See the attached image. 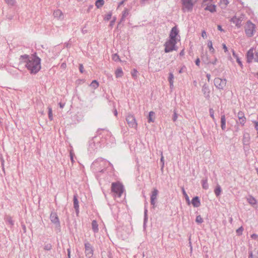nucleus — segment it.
I'll return each instance as SVG.
<instances>
[{
  "label": "nucleus",
  "instance_id": "f257e3e1",
  "mask_svg": "<svg viewBox=\"0 0 258 258\" xmlns=\"http://www.w3.org/2000/svg\"><path fill=\"white\" fill-rule=\"evenodd\" d=\"M22 61L26 63V67L31 73H36L41 69L40 58L36 55H24L21 56Z\"/></svg>",
  "mask_w": 258,
  "mask_h": 258
},
{
  "label": "nucleus",
  "instance_id": "f03ea898",
  "mask_svg": "<svg viewBox=\"0 0 258 258\" xmlns=\"http://www.w3.org/2000/svg\"><path fill=\"white\" fill-rule=\"evenodd\" d=\"M111 190L114 197L120 198L124 192L123 185L118 181L113 182L111 184Z\"/></svg>",
  "mask_w": 258,
  "mask_h": 258
},
{
  "label": "nucleus",
  "instance_id": "7ed1b4c3",
  "mask_svg": "<svg viewBox=\"0 0 258 258\" xmlns=\"http://www.w3.org/2000/svg\"><path fill=\"white\" fill-rule=\"evenodd\" d=\"M216 2L215 0H203L202 6L205 11L211 13H214L216 11Z\"/></svg>",
  "mask_w": 258,
  "mask_h": 258
},
{
  "label": "nucleus",
  "instance_id": "20e7f679",
  "mask_svg": "<svg viewBox=\"0 0 258 258\" xmlns=\"http://www.w3.org/2000/svg\"><path fill=\"white\" fill-rule=\"evenodd\" d=\"M244 31L247 37H251L253 36L255 31V25L250 21L246 22L244 27Z\"/></svg>",
  "mask_w": 258,
  "mask_h": 258
},
{
  "label": "nucleus",
  "instance_id": "39448f33",
  "mask_svg": "<svg viewBox=\"0 0 258 258\" xmlns=\"http://www.w3.org/2000/svg\"><path fill=\"white\" fill-rule=\"evenodd\" d=\"M177 42L168 39L164 44L165 52L166 53L176 50V44Z\"/></svg>",
  "mask_w": 258,
  "mask_h": 258
},
{
  "label": "nucleus",
  "instance_id": "423d86ee",
  "mask_svg": "<svg viewBox=\"0 0 258 258\" xmlns=\"http://www.w3.org/2000/svg\"><path fill=\"white\" fill-rule=\"evenodd\" d=\"M179 30L177 26L173 27L170 32L169 39L176 41V42L180 41V36L179 34Z\"/></svg>",
  "mask_w": 258,
  "mask_h": 258
},
{
  "label": "nucleus",
  "instance_id": "0eeeda50",
  "mask_svg": "<svg viewBox=\"0 0 258 258\" xmlns=\"http://www.w3.org/2000/svg\"><path fill=\"white\" fill-rule=\"evenodd\" d=\"M247 61L249 63L251 62L254 59V61L258 62V49L255 51V55H254V49L251 48L246 54Z\"/></svg>",
  "mask_w": 258,
  "mask_h": 258
},
{
  "label": "nucleus",
  "instance_id": "6e6552de",
  "mask_svg": "<svg viewBox=\"0 0 258 258\" xmlns=\"http://www.w3.org/2000/svg\"><path fill=\"white\" fill-rule=\"evenodd\" d=\"M214 82L215 87L220 90H223L227 84V80L225 79L216 78L214 79Z\"/></svg>",
  "mask_w": 258,
  "mask_h": 258
},
{
  "label": "nucleus",
  "instance_id": "1a4fd4ad",
  "mask_svg": "<svg viewBox=\"0 0 258 258\" xmlns=\"http://www.w3.org/2000/svg\"><path fill=\"white\" fill-rule=\"evenodd\" d=\"M85 253L87 257L90 258L93 255V249L92 245L89 242L85 243Z\"/></svg>",
  "mask_w": 258,
  "mask_h": 258
},
{
  "label": "nucleus",
  "instance_id": "9d476101",
  "mask_svg": "<svg viewBox=\"0 0 258 258\" xmlns=\"http://www.w3.org/2000/svg\"><path fill=\"white\" fill-rule=\"evenodd\" d=\"M126 120L130 127L137 128V123L135 117L133 115L128 114L126 118Z\"/></svg>",
  "mask_w": 258,
  "mask_h": 258
},
{
  "label": "nucleus",
  "instance_id": "9b49d317",
  "mask_svg": "<svg viewBox=\"0 0 258 258\" xmlns=\"http://www.w3.org/2000/svg\"><path fill=\"white\" fill-rule=\"evenodd\" d=\"M183 9L188 11H191L192 9L194 4L192 0H181Z\"/></svg>",
  "mask_w": 258,
  "mask_h": 258
},
{
  "label": "nucleus",
  "instance_id": "f8f14e48",
  "mask_svg": "<svg viewBox=\"0 0 258 258\" xmlns=\"http://www.w3.org/2000/svg\"><path fill=\"white\" fill-rule=\"evenodd\" d=\"M158 193V191L157 189H154V190L152 191V195L151 197V203L153 205L155 204V200H156Z\"/></svg>",
  "mask_w": 258,
  "mask_h": 258
},
{
  "label": "nucleus",
  "instance_id": "ddd939ff",
  "mask_svg": "<svg viewBox=\"0 0 258 258\" xmlns=\"http://www.w3.org/2000/svg\"><path fill=\"white\" fill-rule=\"evenodd\" d=\"M238 117L240 124L243 125L246 122V117L244 116V113L242 111H239L238 112Z\"/></svg>",
  "mask_w": 258,
  "mask_h": 258
},
{
  "label": "nucleus",
  "instance_id": "4468645a",
  "mask_svg": "<svg viewBox=\"0 0 258 258\" xmlns=\"http://www.w3.org/2000/svg\"><path fill=\"white\" fill-rule=\"evenodd\" d=\"M53 16L58 19H62L63 18V14L60 10H56L53 12Z\"/></svg>",
  "mask_w": 258,
  "mask_h": 258
},
{
  "label": "nucleus",
  "instance_id": "2eb2a0df",
  "mask_svg": "<svg viewBox=\"0 0 258 258\" xmlns=\"http://www.w3.org/2000/svg\"><path fill=\"white\" fill-rule=\"evenodd\" d=\"M231 21L235 24L236 26L238 28L240 27L241 26L242 20L241 19L234 17L232 18Z\"/></svg>",
  "mask_w": 258,
  "mask_h": 258
},
{
  "label": "nucleus",
  "instance_id": "dca6fc26",
  "mask_svg": "<svg viewBox=\"0 0 258 258\" xmlns=\"http://www.w3.org/2000/svg\"><path fill=\"white\" fill-rule=\"evenodd\" d=\"M191 204L194 207H199L201 205L200 200L198 197L194 198L191 200Z\"/></svg>",
  "mask_w": 258,
  "mask_h": 258
},
{
  "label": "nucleus",
  "instance_id": "f3484780",
  "mask_svg": "<svg viewBox=\"0 0 258 258\" xmlns=\"http://www.w3.org/2000/svg\"><path fill=\"white\" fill-rule=\"evenodd\" d=\"M248 203L251 206H254L257 204V201L252 196H249L247 198Z\"/></svg>",
  "mask_w": 258,
  "mask_h": 258
},
{
  "label": "nucleus",
  "instance_id": "a211bd4d",
  "mask_svg": "<svg viewBox=\"0 0 258 258\" xmlns=\"http://www.w3.org/2000/svg\"><path fill=\"white\" fill-rule=\"evenodd\" d=\"M155 112L153 111H150L149 114L148 116V122H154L155 119Z\"/></svg>",
  "mask_w": 258,
  "mask_h": 258
},
{
  "label": "nucleus",
  "instance_id": "6ab92c4d",
  "mask_svg": "<svg viewBox=\"0 0 258 258\" xmlns=\"http://www.w3.org/2000/svg\"><path fill=\"white\" fill-rule=\"evenodd\" d=\"M115 77L116 78L122 77L123 75V72L121 68H117L116 70V71H115Z\"/></svg>",
  "mask_w": 258,
  "mask_h": 258
},
{
  "label": "nucleus",
  "instance_id": "aec40b11",
  "mask_svg": "<svg viewBox=\"0 0 258 258\" xmlns=\"http://www.w3.org/2000/svg\"><path fill=\"white\" fill-rule=\"evenodd\" d=\"M232 55L236 58L237 63L240 66L241 68H242V67H243L242 63L241 61L240 60V58H239L238 56L235 53V52L234 50H232Z\"/></svg>",
  "mask_w": 258,
  "mask_h": 258
},
{
  "label": "nucleus",
  "instance_id": "412c9836",
  "mask_svg": "<svg viewBox=\"0 0 258 258\" xmlns=\"http://www.w3.org/2000/svg\"><path fill=\"white\" fill-rule=\"evenodd\" d=\"M207 45H208V47L209 48V51L212 53H214L215 52V50L213 46V43H212V42L211 40H209L208 41Z\"/></svg>",
  "mask_w": 258,
  "mask_h": 258
},
{
  "label": "nucleus",
  "instance_id": "4be33fe9",
  "mask_svg": "<svg viewBox=\"0 0 258 258\" xmlns=\"http://www.w3.org/2000/svg\"><path fill=\"white\" fill-rule=\"evenodd\" d=\"M74 208L77 213L79 212V202L76 196H74Z\"/></svg>",
  "mask_w": 258,
  "mask_h": 258
},
{
  "label": "nucleus",
  "instance_id": "5701e85b",
  "mask_svg": "<svg viewBox=\"0 0 258 258\" xmlns=\"http://www.w3.org/2000/svg\"><path fill=\"white\" fill-rule=\"evenodd\" d=\"M221 128L224 130L226 128V118L225 115H222L221 118Z\"/></svg>",
  "mask_w": 258,
  "mask_h": 258
},
{
  "label": "nucleus",
  "instance_id": "b1692460",
  "mask_svg": "<svg viewBox=\"0 0 258 258\" xmlns=\"http://www.w3.org/2000/svg\"><path fill=\"white\" fill-rule=\"evenodd\" d=\"M173 80H174V76L172 73H170L169 75L168 81L170 84V87L172 88L173 87Z\"/></svg>",
  "mask_w": 258,
  "mask_h": 258
},
{
  "label": "nucleus",
  "instance_id": "393cba45",
  "mask_svg": "<svg viewBox=\"0 0 258 258\" xmlns=\"http://www.w3.org/2000/svg\"><path fill=\"white\" fill-rule=\"evenodd\" d=\"M92 229L94 232H97L98 231V224L95 220H93L92 222Z\"/></svg>",
  "mask_w": 258,
  "mask_h": 258
},
{
  "label": "nucleus",
  "instance_id": "a878e982",
  "mask_svg": "<svg viewBox=\"0 0 258 258\" xmlns=\"http://www.w3.org/2000/svg\"><path fill=\"white\" fill-rule=\"evenodd\" d=\"M104 4V0H97L95 2V6L97 8H101Z\"/></svg>",
  "mask_w": 258,
  "mask_h": 258
},
{
  "label": "nucleus",
  "instance_id": "bb28decb",
  "mask_svg": "<svg viewBox=\"0 0 258 258\" xmlns=\"http://www.w3.org/2000/svg\"><path fill=\"white\" fill-rule=\"evenodd\" d=\"M90 87L95 89L99 87V83L96 80L93 81L90 85Z\"/></svg>",
  "mask_w": 258,
  "mask_h": 258
},
{
  "label": "nucleus",
  "instance_id": "cd10ccee",
  "mask_svg": "<svg viewBox=\"0 0 258 258\" xmlns=\"http://www.w3.org/2000/svg\"><path fill=\"white\" fill-rule=\"evenodd\" d=\"M214 192L217 197L219 196L221 192V188L220 185H217L216 188L215 189Z\"/></svg>",
  "mask_w": 258,
  "mask_h": 258
},
{
  "label": "nucleus",
  "instance_id": "c85d7f7f",
  "mask_svg": "<svg viewBox=\"0 0 258 258\" xmlns=\"http://www.w3.org/2000/svg\"><path fill=\"white\" fill-rule=\"evenodd\" d=\"M202 187L205 189H207L209 187L207 179L202 180Z\"/></svg>",
  "mask_w": 258,
  "mask_h": 258
},
{
  "label": "nucleus",
  "instance_id": "c756f323",
  "mask_svg": "<svg viewBox=\"0 0 258 258\" xmlns=\"http://www.w3.org/2000/svg\"><path fill=\"white\" fill-rule=\"evenodd\" d=\"M51 221L54 222H58V217H57V216L55 214L51 215Z\"/></svg>",
  "mask_w": 258,
  "mask_h": 258
},
{
  "label": "nucleus",
  "instance_id": "7c9ffc66",
  "mask_svg": "<svg viewBox=\"0 0 258 258\" xmlns=\"http://www.w3.org/2000/svg\"><path fill=\"white\" fill-rule=\"evenodd\" d=\"M48 117L50 120H53L52 110L50 107H48Z\"/></svg>",
  "mask_w": 258,
  "mask_h": 258
},
{
  "label": "nucleus",
  "instance_id": "2f4dec72",
  "mask_svg": "<svg viewBox=\"0 0 258 258\" xmlns=\"http://www.w3.org/2000/svg\"><path fill=\"white\" fill-rule=\"evenodd\" d=\"M112 14L111 13H109L105 15L104 17V20L105 21H108L111 18Z\"/></svg>",
  "mask_w": 258,
  "mask_h": 258
},
{
  "label": "nucleus",
  "instance_id": "473e14b6",
  "mask_svg": "<svg viewBox=\"0 0 258 258\" xmlns=\"http://www.w3.org/2000/svg\"><path fill=\"white\" fill-rule=\"evenodd\" d=\"M196 221L198 223H202L203 222V218L200 215L197 216Z\"/></svg>",
  "mask_w": 258,
  "mask_h": 258
},
{
  "label": "nucleus",
  "instance_id": "72a5a7b5",
  "mask_svg": "<svg viewBox=\"0 0 258 258\" xmlns=\"http://www.w3.org/2000/svg\"><path fill=\"white\" fill-rule=\"evenodd\" d=\"M182 192H183V194L184 196L185 197L186 200L188 202V204H189V202H189V197L187 196V194L186 193V192H185V190L184 189V188H182Z\"/></svg>",
  "mask_w": 258,
  "mask_h": 258
},
{
  "label": "nucleus",
  "instance_id": "f704fd0d",
  "mask_svg": "<svg viewBox=\"0 0 258 258\" xmlns=\"http://www.w3.org/2000/svg\"><path fill=\"white\" fill-rule=\"evenodd\" d=\"M209 112H210L211 117L212 118V119L213 120H214L215 119L214 111L213 109H212V108L210 109Z\"/></svg>",
  "mask_w": 258,
  "mask_h": 258
},
{
  "label": "nucleus",
  "instance_id": "c9c22d12",
  "mask_svg": "<svg viewBox=\"0 0 258 258\" xmlns=\"http://www.w3.org/2000/svg\"><path fill=\"white\" fill-rule=\"evenodd\" d=\"M112 59L114 60L115 61H118V60H120L119 56L117 54H114L112 55Z\"/></svg>",
  "mask_w": 258,
  "mask_h": 258
},
{
  "label": "nucleus",
  "instance_id": "e433bc0d",
  "mask_svg": "<svg viewBox=\"0 0 258 258\" xmlns=\"http://www.w3.org/2000/svg\"><path fill=\"white\" fill-rule=\"evenodd\" d=\"M6 3L10 5H14L15 3V0H6Z\"/></svg>",
  "mask_w": 258,
  "mask_h": 258
},
{
  "label": "nucleus",
  "instance_id": "4c0bfd02",
  "mask_svg": "<svg viewBox=\"0 0 258 258\" xmlns=\"http://www.w3.org/2000/svg\"><path fill=\"white\" fill-rule=\"evenodd\" d=\"M201 35L204 39H206L207 37V33L205 30L202 31Z\"/></svg>",
  "mask_w": 258,
  "mask_h": 258
},
{
  "label": "nucleus",
  "instance_id": "58836bf2",
  "mask_svg": "<svg viewBox=\"0 0 258 258\" xmlns=\"http://www.w3.org/2000/svg\"><path fill=\"white\" fill-rule=\"evenodd\" d=\"M243 230V228H242V227H240L239 228H238V229H237V230H236V232H237L238 234L240 235V234H242V232Z\"/></svg>",
  "mask_w": 258,
  "mask_h": 258
},
{
  "label": "nucleus",
  "instance_id": "ea45409f",
  "mask_svg": "<svg viewBox=\"0 0 258 258\" xmlns=\"http://www.w3.org/2000/svg\"><path fill=\"white\" fill-rule=\"evenodd\" d=\"M137 71L136 70H134L132 72V75L133 77H135L137 76Z\"/></svg>",
  "mask_w": 258,
  "mask_h": 258
},
{
  "label": "nucleus",
  "instance_id": "a19ab883",
  "mask_svg": "<svg viewBox=\"0 0 258 258\" xmlns=\"http://www.w3.org/2000/svg\"><path fill=\"white\" fill-rule=\"evenodd\" d=\"M80 71L81 73H83L84 72V68L83 64H80L79 67Z\"/></svg>",
  "mask_w": 258,
  "mask_h": 258
},
{
  "label": "nucleus",
  "instance_id": "79ce46f5",
  "mask_svg": "<svg viewBox=\"0 0 258 258\" xmlns=\"http://www.w3.org/2000/svg\"><path fill=\"white\" fill-rule=\"evenodd\" d=\"M222 46H223V48L225 52H227L228 51V48H227V46H226V45L225 44H222Z\"/></svg>",
  "mask_w": 258,
  "mask_h": 258
},
{
  "label": "nucleus",
  "instance_id": "37998d69",
  "mask_svg": "<svg viewBox=\"0 0 258 258\" xmlns=\"http://www.w3.org/2000/svg\"><path fill=\"white\" fill-rule=\"evenodd\" d=\"M251 237L252 239H255L258 237V235L255 234H253L251 235Z\"/></svg>",
  "mask_w": 258,
  "mask_h": 258
},
{
  "label": "nucleus",
  "instance_id": "c03bdc74",
  "mask_svg": "<svg viewBox=\"0 0 258 258\" xmlns=\"http://www.w3.org/2000/svg\"><path fill=\"white\" fill-rule=\"evenodd\" d=\"M200 60L199 58H198L196 60V65H197L198 66H200Z\"/></svg>",
  "mask_w": 258,
  "mask_h": 258
},
{
  "label": "nucleus",
  "instance_id": "a18cd8bd",
  "mask_svg": "<svg viewBox=\"0 0 258 258\" xmlns=\"http://www.w3.org/2000/svg\"><path fill=\"white\" fill-rule=\"evenodd\" d=\"M217 62V58H215V59L213 61L210 62V63L212 64H216Z\"/></svg>",
  "mask_w": 258,
  "mask_h": 258
},
{
  "label": "nucleus",
  "instance_id": "49530a36",
  "mask_svg": "<svg viewBox=\"0 0 258 258\" xmlns=\"http://www.w3.org/2000/svg\"><path fill=\"white\" fill-rule=\"evenodd\" d=\"M254 123L255 130L257 131L258 133V122H254Z\"/></svg>",
  "mask_w": 258,
  "mask_h": 258
},
{
  "label": "nucleus",
  "instance_id": "de8ad7c7",
  "mask_svg": "<svg viewBox=\"0 0 258 258\" xmlns=\"http://www.w3.org/2000/svg\"><path fill=\"white\" fill-rule=\"evenodd\" d=\"M127 0H122V1L119 3V6L122 5L124 4V3Z\"/></svg>",
  "mask_w": 258,
  "mask_h": 258
},
{
  "label": "nucleus",
  "instance_id": "09e8293b",
  "mask_svg": "<svg viewBox=\"0 0 258 258\" xmlns=\"http://www.w3.org/2000/svg\"><path fill=\"white\" fill-rule=\"evenodd\" d=\"M177 115L176 114V113H174V117H173V120L174 121H175L176 119H177Z\"/></svg>",
  "mask_w": 258,
  "mask_h": 258
},
{
  "label": "nucleus",
  "instance_id": "8fccbe9b",
  "mask_svg": "<svg viewBox=\"0 0 258 258\" xmlns=\"http://www.w3.org/2000/svg\"><path fill=\"white\" fill-rule=\"evenodd\" d=\"M207 78L208 79V81H209L210 80V78H211V75L210 74H208L207 75Z\"/></svg>",
  "mask_w": 258,
  "mask_h": 258
},
{
  "label": "nucleus",
  "instance_id": "3c124183",
  "mask_svg": "<svg viewBox=\"0 0 258 258\" xmlns=\"http://www.w3.org/2000/svg\"><path fill=\"white\" fill-rule=\"evenodd\" d=\"M70 155H71V158L72 162H74V159H73V154L72 153H71Z\"/></svg>",
  "mask_w": 258,
  "mask_h": 258
},
{
  "label": "nucleus",
  "instance_id": "603ef678",
  "mask_svg": "<svg viewBox=\"0 0 258 258\" xmlns=\"http://www.w3.org/2000/svg\"><path fill=\"white\" fill-rule=\"evenodd\" d=\"M61 67L63 68H65L66 67V63H62Z\"/></svg>",
  "mask_w": 258,
  "mask_h": 258
},
{
  "label": "nucleus",
  "instance_id": "864d4df0",
  "mask_svg": "<svg viewBox=\"0 0 258 258\" xmlns=\"http://www.w3.org/2000/svg\"><path fill=\"white\" fill-rule=\"evenodd\" d=\"M218 29L219 30H220V31H222V30H222V29L221 26H220V25H219V26H218Z\"/></svg>",
  "mask_w": 258,
  "mask_h": 258
},
{
  "label": "nucleus",
  "instance_id": "5fc2aeb1",
  "mask_svg": "<svg viewBox=\"0 0 258 258\" xmlns=\"http://www.w3.org/2000/svg\"><path fill=\"white\" fill-rule=\"evenodd\" d=\"M161 161L163 162V165H164V158L163 156L161 157Z\"/></svg>",
  "mask_w": 258,
  "mask_h": 258
},
{
  "label": "nucleus",
  "instance_id": "6e6d98bb",
  "mask_svg": "<svg viewBox=\"0 0 258 258\" xmlns=\"http://www.w3.org/2000/svg\"><path fill=\"white\" fill-rule=\"evenodd\" d=\"M114 115L115 116H117V110L116 109L114 111Z\"/></svg>",
  "mask_w": 258,
  "mask_h": 258
},
{
  "label": "nucleus",
  "instance_id": "4d7b16f0",
  "mask_svg": "<svg viewBox=\"0 0 258 258\" xmlns=\"http://www.w3.org/2000/svg\"><path fill=\"white\" fill-rule=\"evenodd\" d=\"M68 256L69 258H70V250H68Z\"/></svg>",
  "mask_w": 258,
  "mask_h": 258
},
{
  "label": "nucleus",
  "instance_id": "13d9d810",
  "mask_svg": "<svg viewBox=\"0 0 258 258\" xmlns=\"http://www.w3.org/2000/svg\"><path fill=\"white\" fill-rule=\"evenodd\" d=\"M183 54H184V51H183V50H182V51H181L180 52V55H183Z\"/></svg>",
  "mask_w": 258,
  "mask_h": 258
},
{
  "label": "nucleus",
  "instance_id": "bf43d9fd",
  "mask_svg": "<svg viewBox=\"0 0 258 258\" xmlns=\"http://www.w3.org/2000/svg\"><path fill=\"white\" fill-rule=\"evenodd\" d=\"M222 1L225 3L226 4L227 3V0H222Z\"/></svg>",
  "mask_w": 258,
  "mask_h": 258
},
{
  "label": "nucleus",
  "instance_id": "052dcab7",
  "mask_svg": "<svg viewBox=\"0 0 258 258\" xmlns=\"http://www.w3.org/2000/svg\"><path fill=\"white\" fill-rule=\"evenodd\" d=\"M60 107L61 108H62L63 107V105H61V104H60Z\"/></svg>",
  "mask_w": 258,
  "mask_h": 258
},
{
  "label": "nucleus",
  "instance_id": "680f3d73",
  "mask_svg": "<svg viewBox=\"0 0 258 258\" xmlns=\"http://www.w3.org/2000/svg\"><path fill=\"white\" fill-rule=\"evenodd\" d=\"M9 222L11 223V224H13L12 221L11 219H10Z\"/></svg>",
  "mask_w": 258,
  "mask_h": 258
},
{
  "label": "nucleus",
  "instance_id": "e2e57ef3",
  "mask_svg": "<svg viewBox=\"0 0 258 258\" xmlns=\"http://www.w3.org/2000/svg\"><path fill=\"white\" fill-rule=\"evenodd\" d=\"M50 247H51V246H50V245H49V247H48V248H47V250L49 249L50 248Z\"/></svg>",
  "mask_w": 258,
  "mask_h": 258
},
{
  "label": "nucleus",
  "instance_id": "0e129e2a",
  "mask_svg": "<svg viewBox=\"0 0 258 258\" xmlns=\"http://www.w3.org/2000/svg\"><path fill=\"white\" fill-rule=\"evenodd\" d=\"M181 72H182L181 70H180L179 72V73H181Z\"/></svg>",
  "mask_w": 258,
  "mask_h": 258
},
{
  "label": "nucleus",
  "instance_id": "69168bd1",
  "mask_svg": "<svg viewBox=\"0 0 258 258\" xmlns=\"http://www.w3.org/2000/svg\"><path fill=\"white\" fill-rule=\"evenodd\" d=\"M78 2H81L83 0H77Z\"/></svg>",
  "mask_w": 258,
  "mask_h": 258
}]
</instances>
